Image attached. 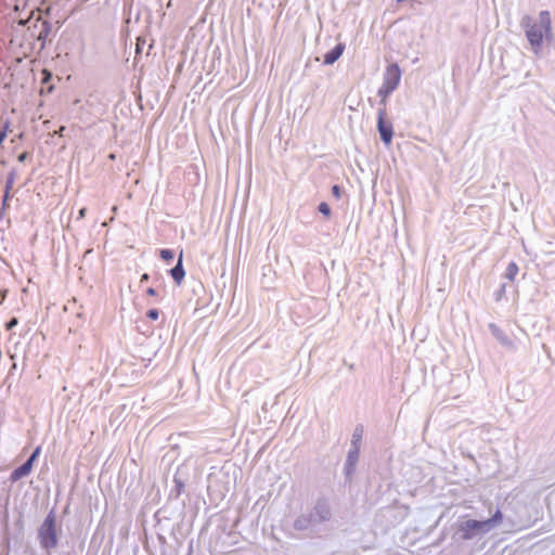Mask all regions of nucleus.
I'll list each match as a JSON object with an SVG mask.
<instances>
[{
    "label": "nucleus",
    "instance_id": "nucleus-29",
    "mask_svg": "<svg viewBox=\"0 0 555 555\" xmlns=\"http://www.w3.org/2000/svg\"><path fill=\"white\" fill-rule=\"evenodd\" d=\"M144 43H145V40H141L140 38H138L137 49H135L137 54L141 53V48H142V44H144Z\"/></svg>",
    "mask_w": 555,
    "mask_h": 555
},
{
    "label": "nucleus",
    "instance_id": "nucleus-5",
    "mask_svg": "<svg viewBox=\"0 0 555 555\" xmlns=\"http://www.w3.org/2000/svg\"><path fill=\"white\" fill-rule=\"evenodd\" d=\"M315 525L328 521L332 516L331 507L325 499H319L308 513Z\"/></svg>",
    "mask_w": 555,
    "mask_h": 555
},
{
    "label": "nucleus",
    "instance_id": "nucleus-16",
    "mask_svg": "<svg viewBox=\"0 0 555 555\" xmlns=\"http://www.w3.org/2000/svg\"><path fill=\"white\" fill-rule=\"evenodd\" d=\"M52 30V25L49 21H42L40 30L37 35V39L42 42V47L44 46V42L47 38L49 37L50 33Z\"/></svg>",
    "mask_w": 555,
    "mask_h": 555
},
{
    "label": "nucleus",
    "instance_id": "nucleus-11",
    "mask_svg": "<svg viewBox=\"0 0 555 555\" xmlns=\"http://www.w3.org/2000/svg\"><path fill=\"white\" fill-rule=\"evenodd\" d=\"M489 330L491 334L499 340L500 344L506 347L513 346V341L498 325H495L494 323H490Z\"/></svg>",
    "mask_w": 555,
    "mask_h": 555
},
{
    "label": "nucleus",
    "instance_id": "nucleus-19",
    "mask_svg": "<svg viewBox=\"0 0 555 555\" xmlns=\"http://www.w3.org/2000/svg\"><path fill=\"white\" fill-rule=\"evenodd\" d=\"M377 95L380 98L378 102V109L377 112H383L384 116H387V99L389 95H383V93H377Z\"/></svg>",
    "mask_w": 555,
    "mask_h": 555
},
{
    "label": "nucleus",
    "instance_id": "nucleus-33",
    "mask_svg": "<svg viewBox=\"0 0 555 555\" xmlns=\"http://www.w3.org/2000/svg\"><path fill=\"white\" fill-rule=\"evenodd\" d=\"M146 294H147L149 296H155V295H156V289H155V288H153V287H149V288L146 289Z\"/></svg>",
    "mask_w": 555,
    "mask_h": 555
},
{
    "label": "nucleus",
    "instance_id": "nucleus-2",
    "mask_svg": "<svg viewBox=\"0 0 555 555\" xmlns=\"http://www.w3.org/2000/svg\"><path fill=\"white\" fill-rule=\"evenodd\" d=\"M520 26L525 30L531 50L533 53L539 54L543 46V38L545 37L544 28L538 25L530 15H524L521 17Z\"/></svg>",
    "mask_w": 555,
    "mask_h": 555
},
{
    "label": "nucleus",
    "instance_id": "nucleus-15",
    "mask_svg": "<svg viewBox=\"0 0 555 555\" xmlns=\"http://www.w3.org/2000/svg\"><path fill=\"white\" fill-rule=\"evenodd\" d=\"M502 520H503L502 512L498 508L495 511V513L492 515V517L483 520V522H485V526H486L488 532H490L493 528L499 526L502 522Z\"/></svg>",
    "mask_w": 555,
    "mask_h": 555
},
{
    "label": "nucleus",
    "instance_id": "nucleus-6",
    "mask_svg": "<svg viewBox=\"0 0 555 555\" xmlns=\"http://www.w3.org/2000/svg\"><path fill=\"white\" fill-rule=\"evenodd\" d=\"M377 130L383 143L389 145L393 137V126L391 121H386L383 112H377Z\"/></svg>",
    "mask_w": 555,
    "mask_h": 555
},
{
    "label": "nucleus",
    "instance_id": "nucleus-3",
    "mask_svg": "<svg viewBox=\"0 0 555 555\" xmlns=\"http://www.w3.org/2000/svg\"><path fill=\"white\" fill-rule=\"evenodd\" d=\"M401 75V69L397 63L388 65L384 72L383 82L377 93H383L384 96L390 95L398 88Z\"/></svg>",
    "mask_w": 555,
    "mask_h": 555
},
{
    "label": "nucleus",
    "instance_id": "nucleus-27",
    "mask_svg": "<svg viewBox=\"0 0 555 555\" xmlns=\"http://www.w3.org/2000/svg\"><path fill=\"white\" fill-rule=\"evenodd\" d=\"M17 178V172L15 169H11L9 172H8V176H7V180L15 183V180Z\"/></svg>",
    "mask_w": 555,
    "mask_h": 555
},
{
    "label": "nucleus",
    "instance_id": "nucleus-12",
    "mask_svg": "<svg viewBox=\"0 0 555 555\" xmlns=\"http://www.w3.org/2000/svg\"><path fill=\"white\" fill-rule=\"evenodd\" d=\"M173 487L170 490V496L173 499H178L184 492V480L180 477V469L176 472L173 475Z\"/></svg>",
    "mask_w": 555,
    "mask_h": 555
},
{
    "label": "nucleus",
    "instance_id": "nucleus-7",
    "mask_svg": "<svg viewBox=\"0 0 555 555\" xmlns=\"http://www.w3.org/2000/svg\"><path fill=\"white\" fill-rule=\"evenodd\" d=\"M360 449L350 448L345 463V473L347 476L356 472L357 463L359 461Z\"/></svg>",
    "mask_w": 555,
    "mask_h": 555
},
{
    "label": "nucleus",
    "instance_id": "nucleus-1",
    "mask_svg": "<svg viewBox=\"0 0 555 555\" xmlns=\"http://www.w3.org/2000/svg\"><path fill=\"white\" fill-rule=\"evenodd\" d=\"M56 516L54 511H50L43 522L38 529L39 544L43 550L50 551L57 546L59 540L56 534Z\"/></svg>",
    "mask_w": 555,
    "mask_h": 555
},
{
    "label": "nucleus",
    "instance_id": "nucleus-26",
    "mask_svg": "<svg viewBox=\"0 0 555 555\" xmlns=\"http://www.w3.org/2000/svg\"><path fill=\"white\" fill-rule=\"evenodd\" d=\"M18 324L17 318H12L10 321L7 322L5 328L8 331H11L13 327H15Z\"/></svg>",
    "mask_w": 555,
    "mask_h": 555
},
{
    "label": "nucleus",
    "instance_id": "nucleus-28",
    "mask_svg": "<svg viewBox=\"0 0 555 555\" xmlns=\"http://www.w3.org/2000/svg\"><path fill=\"white\" fill-rule=\"evenodd\" d=\"M332 192H333V195L337 198H339L340 196V188L338 185H333L332 188Z\"/></svg>",
    "mask_w": 555,
    "mask_h": 555
},
{
    "label": "nucleus",
    "instance_id": "nucleus-14",
    "mask_svg": "<svg viewBox=\"0 0 555 555\" xmlns=\"http://www.w3.org/2000/svg\"><path fill=\"white\" fill-rule=\"evenodd\" d=\"M538 25H540L544 28L546 38L552 35V20H551V14L547 10H543L539 13Z\"/></svg>",
    "mask_w": 555,
    "mask_h": 555
},
{
    "label": "nucleus",
    "instance_id": "nucleus-20",
    "mask_svg": "<svg viewBox=\"0 0 555 555\" xmlns=\"http://www.w3.org/2000/svg\"><path fill=\"white\" fill-rule=\"evenodd\" d=\"M160 258L166 261V262H170L173 258H175V253L173 250L171 249H168V248H165V249H160Z\"/></svg>",
    "mask_w": 555,
    "mask_h": 555
},
{
    "label": "nucleus",
    "instance_id": "nucleus-34",
    "mask_svg": "<svg viewBox=\"0 0 555 555\" xmlns=\"http://www.w3.org/2000/svg\"><path fill=\"white\" fill-rule=\"evenodd\" d=\"M7 292V289H0V304H2L3 299L5 298Z\"/></svg>",
    "mask_w": 555,
    "mask_h": 555
},
{
    "label": "nucleus",
    "instance_id": "nucleus-21",
    "mask_svg": "<svg viewBox=\"0 0 555 555\" xmlns=\"http://www.w3.org/2000/svg\"><path fill=\"white\" fill-rule=\"evenodd\" d=\"M318 210H319V212H321L325 217H330L331 216V207L325 202H322V203L319 204Z\"/></svg>",
    "mask_w": 555,
    "mask_h": 555
},
{
    "label": "nucleus",
    "instance_id": "nucleus-9",
    "mask_svg": "<svg viewBox=\"0 0 555 555\" xmlns=\"http://www.w3.org/2000/svg\"><path fill=\"white\" fill-rule=\"evenodd\" d=\"M33 469L31 462H24L22 465L13 469V472L10 475V480L12 482H16L20 479L24 478L25 476L29 475Z\"/></svg>",
    "mask_w": 555,
    "mask_h": 555
},
{
    "label": "nucleus",
    "instance_id": "nucleus-25",
    "mask_svg": "<svg viewBox=\"0 0 555 555\" xmlns=\"http://www.w3.org/2000/svg\"><path fill=\"white\" fill-rule=\"evenodd\" d=\"M9 198H10V192H8V190H4V193L2 196V207H1L2 210H4L8 207Z\"/></svg>",
    "mask_w": 555,
    "mask_h": 555
},
{
    "label": "nucleus",
    "instance_id": "nucleus-8",
    "mask_svg": "<svg viewBox=\"0 0 555 555\" xmlns=\"http://www.w3.org/2000/svg\"><path fill=\"white\" fill-rule=\"evenodd\" d=\"M345 44L339 42L331 51L324 54L323 63L325 65L334 64L344 53Z\"/></svg>",
    "mask_w": 555,
    "mask_h": 555
},
{
    "label": "nucleus",
    "instance_id": "nucleus-30",
    "mask_svg": "<svg viewBox=\"0 0 555 555\" xmlns=\"http://www.w3.org/2000/svg\"><path fill=\"white\" fill-rule=\"evenodd\" d=\"M86 212H87V208L86 207L80 208L79 211H78L77 219L78 220L83 219L86 217Z\"/></svg>",
    "mask_w": 555,
    "mask_h": 555
},
{
    "label": "nucleus",
    "instance_id": "nucleus-23",
    "mask_svg": "<svg viewBox=\"0 0 555 555\" xmlns=\"http://www.w3.org/2000/svg\"><path fill=\"white\" fill-rule=\"evenodd\" d=\"M40 452H41V447H37L33 453L30 454V456L26 460V462H31V465L34 466V463L35 461L38 459V456L40 455Z\"/></svg>",
    "mask_w": 555,
    "mask_h": 555
},
{
    "label": "nucleus",
    "instance_id": "nucleus-13",
    "mask_svg": "<svg viewBox=\"0 0 555 555\" xmlns=\"http://www.w3.org/2000/svg\"><path fill=\"white\" fill-rule=\"evenodd\" d=\"M293 526H294V529L297 531H305V530L315 526V524L313 522V520L311 519L309 514H302L295 519Z\"/></svg>",
    "mask_w": 555,
    "mask_h": 555
},
{
    "label": "nucleus",
    "instance_id": "nucleus-32",
    "mask_svg": "<svg viewBox=\"0 0 555 555\" xmlns=\"http://www.w3.org/2000/svg\"><path fill=\"white\" fill-rule=\"evenodd\" d=\"M14 183L5 179V188L4 190H8L10 192L13 188Z\"/></svg>",
    "mask_w": 555,
    "mask_h": 555
},
{
    "label": "nucleus",
    "instance_id": "nucleus-36",
    "mask_svg": "<svg viewBox=\"0 0 555 555\" xmlns=\"http://www.w3.org/2000/svg\"><path fill=\"white\" fill-rule=\"evenodd\" d=\"M42 74L44 75V79H43L44 81H46L48 78H50V77H51V74H50L49 72H47V70H43V73H42Z\"/></svg>",
    "mask_w": 555,
    "mask_h": 555
},
{
    "label": "nucleus",
    "instance_id": "nucleus-10",
    "mask_svg": "<svg viewBox=\"0 0 555 555\" xmlns=\"http://www.w3.org/2000/svg\"><path fill=\"white\" fill-rule=\"evenodd\" d=\"M182 256H183V251L181 250L177 264L169 271L170 276L178 285L181 284V282L183 281L184 276H185V271H184L183 263H182Z\"/></svg>",
    "mask_w": 555,
    "mask_h": 555
},
{
    "label": "nucleus",
    "instance_id": "nucleus-24",
    "mask_svg": "<svg viewBox=\"0 0 555 555\" xmlns=\"http://www.w3.org/2000/svg\"><path fill=\"white\" fill-rule=\"evenodd\" d=\"M146 317H147L150 320L156 321V320L159 318V310H158V309H156V308L150 309V310H147V312H146Z\"/></svg>",
    "mask_w": 555,
    "mask_h": 555
},
{
    "label": "nucleus",
    "instance_id": "nucleus-31",
    "mask_svg": "<svg viewBox=\"0 0 555 555\" xmlns=\"http://www.w3.org/2000/svg\"><path fill=\"white\" fill-rule=\"evenodd\" d=\"M27 157H28V153H27V152H23V153H21V154L17 156V160H18V162H21V163H23V162H25V160L27 159Z\"/></svg>",
    "mask_w": 555,
    "mask_h": 555
},
{
    "label": "nucleus",
    "instance_id": "nucleus-18",
    "mask_svg": "<svg viewBox=\"0 0 555 555\" xmlns=\"http://www.w3.org/2000/svg\"><path fill=\"white\" fill-rule=\"evenodd\" d=\"M519 269H518V266L515 261H511L508 264H507V268L505 270V273H504V276L509 280V281H514L517 273H518Z\"/></svg>",
    "mask_w": 555,
    "mask_h": 555
},
{
    "label": "nucleus",
    "instance_id": "nucleus-17",
    "mask_svg": "<svg viewBox=\"0 0 555 555\" xmlns=\"http://www.w3.org/2000/svg\"><path fill=\"white\" fill-rule=\"evenodd\" d=\"M363 426L362 425H357L354 430H353V434H352V439H351V443H350V448H356V449H360L361 448V442H362V437H363Z\"/></svg>",
    "mask_w": 555,
    "mask_h": 555
},
{
    "label": "nucleus",
    "instance_id": "nucleus-35",
    "mask_svg": "<svg viewBox=\"0 0 555 555\" xmlns=\"http://www.w3.org/2000/svg\"><path fill=\"white\" fill-rule=\"evenodd\" d=\"M149 279H150V275L147 273H144V274H142L140 282L142 283V282L149 281Z\"/></svg>",
    "mask_w": 555,
    "mask_h": 555
},
{
    "label": "nucleus",
    "instance_id": "nucleus-4",
    "mask_svg": "<svg viewBox=\"0 0 555 555\" xmlns=\"http://www.w3.org/2000/svg\"><path fill=\"white\" fill-rule=\"evenodd\" d=\"M488 530L483 520L468 519L457 525L456 534L461 540L468 541L479 534H486Z\"/></svg>",
    "mask_w": 555,
    "mask_h": 555
},
{
    "label": "nucleus",
    "instance_id": "nucleus-22",
    "mask_svg": "<svg viewBox=\"0 0 555 555\" xmlns=\"http://www.w3.org/2000/svg\"><path fill=\"white\" fill-rule=\"evenodd\" d=\"M506 293V284H502L499 289L494 292L495 301H500Z\"/></svg>",
    "mask_w": 555,
    "mask_h": 555
}]
</instances>
